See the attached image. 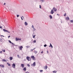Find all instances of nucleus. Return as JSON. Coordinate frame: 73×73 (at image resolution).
<instances>
[{"label":"nucleus","instance_id":"1","mask_svg":"<svg viewBox=\"0 0 73 73\" xmlns=\"http://www.w3.org/2000/svg\"><path fill=\"white\" fill-rule=\"evenodd\" d=\"M26 59L27 60L29 61H30V60H31V58L29 56H27L26 57Z\"/></svg>","mask_w":73,"mask_h":73},{"label":"nucleus","instance_id":"2","mask_svg":"<svg viewBox=\"0 0 73 73\" xmlns=\"http://www.w3.org/2000/svg\"><path fill=\"white\" fill-rule=\"evenodd\" d=\"M16 41H19V40H21V39L19 38H16Z\"/></svg>","mask_w":73,"mask_h":73},{"label":"nucleus","instance_id":"3","mask_svg":"<svg viewBox=\"0 0 73 73\" xmlns=\"http://www.w3.org/2000/svg\"><path fill=\"white\" fill-rule=\"evenodd\" d=\"M53 11H54V12H56V11H57V9L55 7H53Z\"/></svg>","mask_w":73,"mask_h":73},{"label":"nucleus","instance_id":"4","mask_svg":"<svg viewBox=\"0 0 73 73\" xmlns=\"http://www.w3.org/2000/svg\"><path fill=\"white\" fill-rule=\"evenodd\" d=\"M15 66H16V65L15 64H13L12 65V67L13 68H15Z\"/></svg>","mask_w":73,"mask_h":73},{"label":"nucleus","instance_id":"5","mask_svg":"<svg viewBox=\"0 0 73 73\" xmlns=\"http://www.w3.org/2000/svg\"><path fill=\"white\" fill-rule=\"evenodd\" d=\"M3 31L4 32H8V33H10V32L8 31L5 30V29H3Z\"/></svg>","mask_w":73,"mask_h":73},{"label":"nucleus","instance_id":"6","mask_svg":"<svg viewBox=\"0 0 73 73\" xmlns=\"http://www.w3.org/2000/svg\"><path fill=\"white\" fill-rule=\"evenodd\" d=\"M31 58H32L33 59V60H34V59H35V56H31Z\"/></svg>","mask_w":73,"mask_h":73},{"label":"nucleus","instance_id":"7","mask_svg":"<svg viewBox=\"0 0 73 73\" xmlns=\"http://www.w3.org/2000/svg\"><path fill=\"white\" fill-rule=\"evenodd\" d=\"M54 13V11H53V10H51L50 12L51 14H53Z\"/></svg>","mask_w":73,"mask_h":73},{"label":"nucleus","instance_id":"8","mask_svg":"<svg viewBox=\"0 0 73 73\" xmlns=\"http://www.w3.org/2000/svg\"><path fill=\"white\" fill-rule=\"evenodd\" d=\"M19 48L20 50H22V48H23V46H21Z\"/></svg>","mask_w":73,"mask_h":73},{"label":"nucleus","instance_id":"9","mask_svg":"<svg viewBox=\"0 0 73 73\" xmlns=\"http://www.w3.org/2000/svg\"><path fill=\"white\" fill-rule=\"evenodd\" d=\"M69 18L68 17L66 18V20H69Z\"/></svg>","mask_w":73,"mask_h":73},{"label":"nucleus","instance_id":"10","mask_svg":"<svg viewBox=\"0 0 73 73\" xmlns=\"http://www.w3.org/2000/svg\"><path fill=\"white\" fill-rule=\"evenodd\" d=\"M21 66L22 68H24V64H21Z\"/></svg>","mask_w":73,"mask_h":73},{"label":"nucleus","instance_id":"11","mask_svg":"<svg viewBox=\"0 0 73 73\" xmlns=\"http://www.w3.org/2000/svg\"><path fill=\"white\" fill-rule=\"evenodd\" d=\"M0 66L2 68H4V66L2 65H0Z\"/></svg>","mask_w":73,"mask_h":73},{"label":"nucleus","instance_id":"12","mask_svg":"<svg viewBox=\"0 0 73 73\" xmlns=\"http://www.w3.org/2000/svg\"><path fill=\"white\" fill-rule=\"evenodd\" d=\"M25 25H28V23H27V22H25Z\"/></svg>","mask_w":73,"mask_h":73},{"label":"nucleus","instance_id":"13","mask_svg":"<svg viewBox=\"0 0 73 73\" xmlns=\"http://www.w3.org/2000/svg\"><path fill=\"white\" fill-rule=\"evenodd\" d=\"M49 17L50 19H53V17H52V16L50 15L49 16Z\"/></svg>","mask_w":73,"mask_h":73},{"label":"nucleus","instance_id":"14","mask_svg":"<svg viewBox=\"0 0 73 73\" xmlns=\"http://www.w3.org/2000/svg\"><path fill=\"white\" fill-rule=\"evenodd\" d=\"M32 65H33L34 66H36V62H34Z\"/></svg>","mask_w":73,"mask_h":73},{"label":"nucleus","instance_id":"15","mask_svg":"<svg viewBox=\"0 0 73 73\" xmlns=\"http://www.w3.org/2000/svg\"><path fill=\"white\" fill-rule=\"evenodd\" d=\"M10 60H11H11H13V57H10Z\"/></svg>","mask_w":73,"mask_h":73},{"label":"nucleus","instance_id":"16","mask_svg":"<svg viewBox=\"0 0 73 73\" xmlns=\"http://www.w3.org/2000/svg\"><path fill=\"white\" fill-rule=\"evenodd\" d=\"M37 51L35 50V51H34V53H35V54H36L37 53Z\"/></svg>","mask_w":73,"mask_h":73},{"label":"nucleus","instance_id":"17","mask_svg":"<svg viewBox=\"0 0 73 73\" xmlns=\"http://www.w3.org/2000/svg\"><path fill=\"white\" fill-rule=\"evenodd\" d=\"M41 1V3H43L45 1L44 0H40Z\"/></svg>","mask_w":73,"mask_h":73},{"label":"nucleus","instance_id":"18","mask_svg":"<svg viewBox=\"0 0 73 73\" xmlns=\"http://www.w3.org/2000/svg\"><path fill=\"white\" fill-rule=\"evenodd\" d=\"M26 70H27V69H26V67H25L23 68V70H24V71H26Z\"/></svg>","mask_w":73,"mask_h":73},{"label":"nucleus","instance_id":"19","mask_svg":"<svg viewBox=\"0 0 73 73\" xmlns=\"http://www.w3.org/2000/svg\"><path fill=\"white\" fill-rule=\"evenodd\" d=\"M2 61L3 62H6V61H6V60H5V59H3L2 60Z\"/></svg>","mask_w":73,"mask_h":73},{"label":"nucleus","instance_id":"20","mask_svg":"<svg viewBox=\"0 0 73 73\" xmlns=\"http://www.w3.org/2000/svg\"><path fill=\"white\" fill-rule=\"evenodd\" d=\"M53 73H56L57 72V71H54L52 72Z\"/></svg>","mask_w":73,"mask_h":73},{"label":"nucleus","instance_id":"21","mask_svg":"<svg viewBox=\"0 0 73 73\" xmlns=\"http://www.w3.org/2000/svg\"><path fill=\"white\" fill-rule=\"evenodd\" d=\"M47 67L48 66H45V67H44L45 69H47Z\"/></svg>","mask_w":73,"mask_h":73},{"label":"nucleus","instance_id":"22","mask_svg":"<svg viewBox=\"0 0 73 73\" xmlns=\"http://www.w3.org/2000/svg\"><path fill=\"white\" fill-rule=\"evenodd\" d=\"M7 64L8 65V66H11V64L8 63H7Z\"/></svg>","mask_w":73,"mask_h":73},{"label":"nucleus","instance_id":"23","mask_svg":"<svg viewBox=\"0 0 73 73\" xmlns=\"http://www.w3.org/2000/svg\"><path fill=\"white\" fill-rule=\"evenodd\" d=\"M33 38H35V36H36V35H33Z\"/></svg>","mask_w":73,"mask_h":73},{"label":"nucleus","instance_id":"24","mask_svg":"<svg viewBox=\"0 0 73 73\" xmlns=\"http://www.w3.org/2000/svg\"><path fill=\"white\" fill-rule=\"evenodd\" d=\"M33 42L34 43H36V40H34Z\"/></svg>","mask_w":73,"mask_h":73},{"label":"nucleus","instance_id":"25","mask_svg":"<svg viewBox=\"0 0 73 73\" xmlns=\"http://www.w3.org/2000/svg\"><path fill=\"white\" fill-rule=\"evenodd\" d=\"M70 22L71 23H73V20H70Z\"/></svg>","mask_w":73,"mask_h":73},{"label":"nucleus","instance_id":"26","mask_svg":"<svg viewBox=\"0 0 73 73\" xmlns=\"http://www.w3.org/2000/svg\"><path fill=\"white\" fill-rule=\"evenodd\" d=\"M52 44H51V43H50V45L49 46V47H51V46H52Z\"/></svg>","mask_w":73,"mask_h":73},{"label":"nucleus","instance_id":"27","mask_svg":"<svg viewBox=\"0 0 73 73\" xmlns=\"http://www.w3.org/2000/svg\"><path fill=\"white\" fill-rule=\"evenodd\" d=\"M9 42L10 43H12V42H11V40H9Z\"/></svg>","mask_w":73,"mask_h":73},{"label":"nucleus","instance_id":"28","mask_svg":"<svg viewBox=\"0 0 73 73\" xmlns=\"http://www.w3.org/2000/svg\"><path fill=\"white\" fill-rule=\"evenodd\" d=\"M17 57H18V58H20V56L19 55H17Z\"/></svg>","mask_w":73,"mask_h":73},{"label":"nucleus","instance_id":"29","mask_svg":"<svg viewBox=\"0 0 73 73\" xmlns=\"http://www.w3.org/2000/svg\"><path fill=\"white\" fill-rule=\"evenodd\" d=\"M46 46H47V45H46V44H45L44 45V47H46Z\"/></svg>","mask_w":73,"mask_h":73},{"label":"nucleus","instance_id":"30","mask_svg":"<svg viewBox=\"0 0 73 73\" xmlns=\"http://www.w3.org/2000/svg\"><path fill=\"white\" fill-rule=\"evenodd\" d=\"M27 66H28V67H29L30 66V65L29 64H27Z\"/></svg>","mask_w":73,"mask_h":73},{"label":"nucleus","instance_id":"31","mask_svg":"<svg viewBox=\"0 0 73 73\" xmlns=\"http://www.w3.org/2000/svg\"><path fill=\"white\" fill-rule=\"evenodd\" d=\"M33 29H34V31H36V29H35V28H33Z\"/></svg>","mask_w":73,"mask_h":73},{"label":"nucleus","instance_id":"32","mask_svg":"<svg viewBox=\"0 0 73 73\" xmlns=\"http://www.w3.org/2000/svg\"><path fill=\"white\" fill-rule=\"evenodd\" d=\"M39 7H39L40 8V9H41V5H40Z\"/></svg>","mask_w":73,"mask_h":73},{"label":"nucleus","instance_id":"33","mask_svg":"<svg viewBox=\"0 0 73 73\" xmlns=\"http://www.w3.org/2000/svg\"><path fill=\"white\" fill-rule=\"evenodd\" d=\"M66 13H65L64 14V16H66Z\"/></svg>","mask_w":73,"mask_h":73},{"label":"nucleus","instance_id":"34","mask_svg":"<svg viewBox=\"0 0 73 73\" xmlns=\"http://www.w3.org/2000/svg\"><path fill=\"white\" fill-rule=\"evenodd\" d=\"M32 28H34V26H33V25H32Z\"/></svg>","mask_w":73,"mask_h":73},{"label":"nucleus","instance_id":"35","mask_svg":"<svg viewBox=\"0 0 73 73\" xmlns=\"http://www.w3.org/2000/svg\"><path fill=\"white\" fill-rule=\"evenodd\" d=\"M32 51H33V50L32 49H31L30 50V51L32 52Z\"/></svg>","mask_w":73,"mask_h":73},{"label":"nucleus","instance_id":"36","mask_svg":"<svg viewBox=\"0 0 73 73\" xmlns=\"http://www.w3.org/2000/svg\"><path fill=\"white\" fill-rule=\"evenodd\" d=\"M40 72H43V70H40Z\"/></svg>","mask_w":73,"mask_h":73},{"label":"nucleus","instance_id":"37","mask_svg":"<svg viewBox=\"0 0 73 73\" xmlns=\"http://www.w3.org/2000/svg\"><path fill=\"white\" fill-rule=\"evenodd\" d=\"M19 17V15H17V17Z\"/></svg>","mask_w":73,"mask_h":73},{"label":"nucleus","instance_id":"38","mask_svg":"<svg viewBox=\"0 0 73 73\" xmlns=\"http://www.w3.org/2000/svg\"><path fill=\"white\" fill-rule=\"evenodd\" d=\"M3 52H5V50H3Z\"/></svg>","mask_w":73,"mask_h":73},{"label":"nucleus","instance_id":"39","mask_svg":"<svg viewBox=\"0 0 73 73\" xmlns=\"http://www.w3.org/2000/svg\"><path fill=\"white\" fill-rule=\"evenodd\" d=\"M26 73H29V72L28 71H27L26 72Z\"/></svg>","mask_w":73,"mask_h":73},{"label":"nucleus","instance_id":"40","mask_svg":"<svg viewBox=\"0 0 73 73\" xmlns=\"http://www.w3.org/2000/svg\"><path fill=\"white\" fill-rule=\"evenodd\" d=\"M10 37H11V36H8V38H9Z\"/></svg>","mask_w":73,"mask_h":73},{"label":"nucleus","instance_id":"41","mask_svg":"<svg viewBox=\"0 0 73 73\" xmlns=\"http://www.w3.org/2000/svg\"><path fill=\"white\" fill-rule=\"evenodd\" d=\"M41 53H43V51H42L41 52Z\"/></svg>","mask_w":73,"mask_h":73},{"label":"nucleus","instance_id":"42","mask_svg":"<svg viewBox=\"0 0 73 73\" xmlns=\"http://www.w3.org/2000/svg\"><path fill=\"white\" fill-rule=\"evenodd\" d=\"M2 40H3L2 39H0V41H2Z\"/></svg>","mask_w":73,"mask_h":73},{"label":"nucleus","instance_id":"43","mask_svg":"<svg viewBox=\"0 0 73 73\" xmlns=\"http://www.w3.org/2000/svg\"><path fill=\"white\" fill-rule=\"evenodd\" d=\"M21 17L22 19V20H23V18H22V17Z\"/></svg>","mask_w":73,"mask_h":73},{"label":"nucleus","instance_id":"44","mask_svg":"<svg viewBox=\"0 0 73 73\" xmlns=\"http://www.w3.org/2000/svg\"><path fill=\"white\" fill-rule=\"evenodd\" d=\"M0 28L1 29V28H2V27H1V26H0Z\"/></svg>","mask_w":73,"mask_h":73},{"label":"nucleus","instance_id":"45","mask_svg":"<svg viewBox=\"0 0 73 73\" xmlns=\"http://www.w3.org/2000/svg\"><path fill=\"white\" fill-rule=\"evenodd\" d=\"M51 46V47L52 49V48H53V46Z\"/></svg>","mask_w":73,"mask_h":73},{"label":"nucleus","instance_id":"46","mask_svg":"<svg viewBox=\"0 0 73 73\" xmlns=\"http://www.w3.org/2000/svg\"><path fill=\"white\" fill-rule=\"evenodd\" d=\"M22 17H23V19H24V17H23V16H22Z\"/></svg>","mask_w":73,"mask_h":73},{"label":"nucleus","instance_id":"47","mask_svg":"<svg viewBox=\"0 0 73 73\" xmlns=\"http://www.w3.org/2000/svg\"><path fill=\"white\" fill-rule=\"evenodd\" d=\"M2 51L0 52V53H2Z\"/></svg>","mask_w":73,"mask_h":73},{"label":"nucleus","instance_id":"48","mask_svg":"<svg viewBox=\"0 0 73 73\" xmlns=\"http://www.w3.org/2000/svg\"><path fill=\"white\" fill-rule=\"evenodd\" d=\"M1 36H2L3 37H4V36L3 35H1Z\"/></svg>","mask_w":73,"mask_h":73},{"label":"nucleus","instance_id":"49","mask_svg":"<svg viewBox=\"0 0 73 73\" xmlns=\"http://www.w3.org/2000/svg\"><path fill=\"white\" fill-rule=\"evenodd\" d=\"M11 44H13V43L12 42L11 43Z\"/></svg>","mask_w":73,"mask_h":73},{"label":"nucleus","instance_id":"50","mask_svg":"<svg viewBox=\"0 0 73 73\" xmlns=\"http://www.w3.org/2000/svg\"><path fill=\"white\" fill-rule=\"evenodd\" d=\"M26 48H28V46H26Z\"/></svg>","mask_w":73,"mask_h":73},{"label":"nucleus","instance_id":"51","mask_svg":"<svg viewBox=\"0 0 73 73\" xmlns=\"http://www.w3.org/2000/svg\"><path fill=\"white\" fill-rule=\"evenodd\" d=\"M47 53H48V51H47Z\"/></svg>","mask_w":73,"mask_h":73},{"label":"nucleus","instance_id":"52","mask_svg":"<svg viewBox=\"0 0 73 73\" xmlns=\"http://www.w3.org/2000/svg\"><path fill=\"white\" fill-rule=\"evenodd\" d=\"M4 5H5V3H4Z\"/></svg>","mask_w":73,"mask_h":73},{"label":"nucleus","instance_id":"53","mask_svg":"<svg viewBox=\"0 0 73 73\" xmlns=\"http://www.w3.org/2000/svg\"><path fill=\"white\" fill-rule=\"evenodd\" d=\"M33 50H35V49L33 48Z\"/></svg>","mask_w":73,"mask_h":73},{"label":"nucleus","instance_id":"54","mask_svg":"<svg viewBox=\"0 0 73 73\" xmlns=\"http://www.w3.org/2000/svg\"><path fill=\"white\" fill-rule=\"evenodd\" d=\"M34 49H36V48H34Z\"/></svg>","mask_w":73,"mask_h":73},{"label":"nucleus","instance_id":"55","mask_svg":"<svg viewBox=\"0 0 73 73\" xmlns=\"http://www.w3.org/2000/svg\"><path fill=\"white\" fill-rule=\"evenodd\" d=\"M29 47H30V46H29Z\"/></svg>","mask_w":73,"mask_h":73},{"label":"nucleus","instance_id":"56","mask_svg":"<svg viewBox=\"0 0 73 73\" xmlns=\"http://www.w3.org/2000/svg\"><path fill=\"white\" fill-rule=\"evenodd\" d=\"M57 15H58V14H57Z\"/></svg>","mask_w":73,"mask_h":73},{"label":"nucleus","instance_id":"57","mask_svg":"<svg viewBox=\"0 0 73 73\" xmlns=\"http://www.w3.org/2000/svg\"><path fill=\"white\" fill-rule=\"evenodd\" d=\"M0 73H1V72H0Z\"/></svg>","mask_w":73,"mask_h":73},{"label":"nucleus","instance_id":"58","mask_svg":"<svg viewBox=\"0 0 73 73\" xmlns=\"http://www.w3.org/2000/svg\"><path fill=\"white\" fill-rule=\"evenodd\" d=\"M34 35V33H33Z\"/></svg>","mask_w":73,"mask_h":73}]
</instances>
